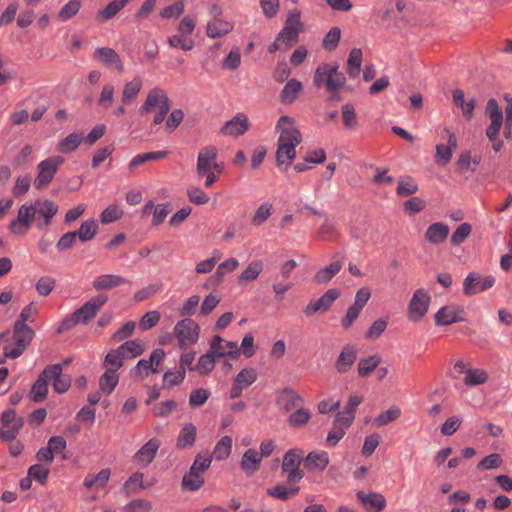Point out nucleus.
Masks as SVG:
<instances>
[{"mask_svg":"<svg viewBox=\"0 0 512 512\" xmlns=\"http://www.w3.org/2000/svg\"><path fill=\"white\" fill-rule=\"evenodd\" d=\"M75 232L80 241L87 242L97 234L98 224L94 219L86 220L81 224L79 230Z\"/></svg>","mask_w":512,"mask_h":512,"instance_id":"obj_43","label":"nucleus"},{"mask_svg":"<svg viewBox=\"0 0 512 512\" xmlns=\"http://www.w3.org/2000/svg\"><path fill=\"white\" fill-rule=\"evenodd\" d=\"M204 484L203 475L198 474L192 470H189L182 479L181 487L184 491L196 492Z\"/></svg>","mask_w":512,"mask_h":512,"instance_id":"obj_37","label":"nucleus"},{"mask_svg":"<svg viewBox=\"0 0 512 512\" xmlns=\"http://www.w3.org/2000/svg\"><path fill=\"white\" fill-rule=\"evenodd\" d=\"M126 3L124 0H113L104 9L98 13V18L102 20H109L114 17Z\"/></svg>","mask_w":512,"mask_h":512,"instance_id":"obj_60","label":"nucleus"},{"mask_svg":"<svg viewBox=\"0 0 512 512\" xmlns=\"http://www.w3.org/2000/svg\"><path fill=\"white\" fill-rule=\"evenodd\" d=\"M159 447L158 439H150L136 452L134 461L143 467L148 466L154 460Z\"/></svg>","mask_w":512,"mask_h":512,"instance_id":"obj_24","label":"nucleus"},{"mask_svg":"<svg viewBox=\"0 0 512 512\" xmlns=\"http://www.w3.org/2000/svg\"><path fill=\"white\" fill-rule=\"evenodd\" d=\"M123 215V210L118 205L112 204L102 211L100 221L102 224H109L121 219Z\"/></svg>","mask_w":512,"mask_h":512,"instance_id":"obj_53","label":"nucleus"},{"mask_svg":"<svg viewBox=\"0 0 512 512\" xmlns=\"http://www.w3.org/2000/svg\"><path fill=\"white\" fill-rule=\"evenodd\" d=\"M329 464V457L326 452H311L305 460L304 466L311 471H323Z\"/></svg>","mask_w":512,"mask_h":512,"instance_id":"obj_31","label":"nucleus"},{"mask_svg":"<svg viewBox=\"0 0 512 512\" xmlns=\"http://www.w3.org/2000/svg\"><path fill=\"white\" fill-rule=\"evenodd\" d=\"M127 283H129V281L120 275L103 274L94 279L93 288L97 291L107 290Z\"/></svg>","mask_w":512,"mask_h":512,"instance_id":"obj_27","label":"nucleus"},{"mask_svg":"<svg viewBox=\"0 0 512 512\" xmlns=\"http://www.w3.org/2000/svg\"><path fill=\"white\" fill-rule=\"evenodd\" d=\"M212 457L209 454H198L190 467V470L197 472L200 475L210 467Z\"/></svg>","mask_w":512,"mask_h":512,"instance_id":"obj_64","label":"nucleus"},{"mask_svg":"<svg viewBox=\"0 0 512 512\" xmlns=\"http://www.w3.org/2000/svg\"><path fill=\"white\" fill-rule=\"evenodd\" d=\"M298 492H299V487L288 488L283 484L276 485L273 488L267 489V494L269 496L280 499L282 501H286L289 498L297 495Z\"/></svg>","mask_w":512,"mask_h":512,"instance_id":"obj_49","label":"nucleus"},{"mask_svg":"<svg viewBox=\"0 0 512 512\" xmlns=\"http://www.w3.org/2000/svg\"><path fill=\"white\" fill-rule=\"evenodd\" d=\"M142 88V81L139 77H135L132 81L124 85L122 91V103L129 104L133 102Z\"/></svg>","mask_w":512,"mask_h":512,"instance_id":"obj_38","label":"nucleus"},{"mask_svg":"<svg viewBox=\"0 0 512 512\" xmlns=\"http://www.w3.org/2000/svg\"><path fill=\"white\" fill-rule=\"evenodd\" d=\"M165 357V351L163 349H155L148 360L141 359L137 365L130 371V375L133 378L140 380L145 379L151 373L155 374L159 372V366Z\"/></svg>","mask_w":512,"mask_h":512,"instance_id":"obj_8","label":"nucleus"},{"mask_svg":"<svg viewBox=\"0 0 512 512\" xmlns=\"http://www.w3.org/2000/svg\"><path fill=\"white\" fill-rule=\"evenodd\" d=\"M362 63V51L359 48H353L347 60V72L351 77L358 76Z\"/></svg>","mask_w":512,"mask_h":512,"instance_id":"obj_45","label":"nucleus"},{"mask_svg":"<svg viewBox=\"0 0 512 512\" xmlns=\"http://www.w3.org/2000/svg\"><path fill=\"white\" fill-rule=\"evenodd\" d=\"M111 475L109 468H104L97 474H88L83 485L88 489H102L108 482Z\"/></svg>","mask_w":512,"mask_h":512,"instance_id":"obj_34","label":"nucleus"},{"mask_svg":"<svg viewBox=\"0 0 512 512\" xmlns=\"http://www.w3.org/2000/svg\"><path fill=\"white\" fill-rule=\"evenodd\" d=\"M58 210V205L48 199L25 203L18 209L17 218L9 223L8 229L18 236L26 235L33 224L37 229L44 230L52 224Z\"/></svg>","mask_w":512,"mask_h":512,"instance_id":"obj_1","label":"nucleus"},{"mask_svg":"<svg viewBox=\"0 0 512 512\" xmlns=\"http://www.w3.org/2000/svg\"><path fill=\"white\" fill-rule=\"evenodd\" d=\"M215 367V355L211 352H207L202 355L197 365L195 366V370L202 375L210 373Z\"/></svg>","mask_w":512,"mask_h":512,"instance_id":"obj_54","label":"nucleus"},{"mask_svg":"<svg viewBox=\"0 0 512 512\" xmlns=\"http://www.w3.org/2000/svg\"><path fill=\"white\" fill-rule=\"evenodd\" d=\"M273 211V205L271 203L265 202L262 203L255 211L252 217V224L254 226H260L265 223L268 218L271 216Z\"/></svg>","mask_w":512,"mask_h":512,"instance_id":"obj_50","label":"nucleus"},{"mask_svg":"<svg viewBox=\"0 0 512 512\" xmlns=\"http://www.w3.org/2000/svg\"><path fill=\"white\" fill-rule=\"evenodd\" d=\"M343 267V262L337 260L332 262L329 266L324 267L316 272L314 280L319 284L328 283Z\"/></svg>","mask_w":512,"mask_h":512,"instance_id":"obj_36","label":"nucleus"},{"mask_svg":"<svg viewBox=\"0 0 512 512\" xmlns=\"http://www.w3.org/2000/svg\"><path fill=\"white\" fill-rule=\"evenodd\" d=\"M257 380V372L253 368L242 369L234 378V382L243 389L249 387Z\"/></svg>","mask_w":512,"mask_h":512,"instance_id":"obj_52","label":"nucleus"},{"mask_svg":"<svg viewBox=\"0 0 512 512\" xmlns=\"http://www.w3.org/2000/svg\"><path fill=\"white\" fill-rule=\"evenodd\" d=\"M472 227L469 223L460 224L451 236V244L457 246L461 244L471 233Z\"/></svg>","mask_w":512,"mask_h":512,"instance_id":"obj_63","label":"nucleus"},{"mask_svg":"<svg viewBox=\"0 0 512 512\" xmlns=\"http://www.w3.org/2000/svg\"><path fill=\"white\" fill-rule=\"evenodd\" d=\"M48 475H49V468L45 467L41 464L32 465L28 469V477L30 479L38 481L42 485H44L47 482Z\"/></svg>","mask_w":512,"mask_h":512,"instance_id":"obj_61","label":"nucleus"},{"mask_svg":"<svg viewBox=\"0 0 512 512\" xmlns=\"http://www.w3.org/2000/svg\"><path fill=\"white\" fill-rule=\"evenodd\" d=\"M232 450V438L223 436L216 444L213 455L216 460L222 461L229 457Z\"/></svg>","mask_w":512,"mask_h":512,"instance_id":"obj_48","label":"nucleus"},{"mask_svg":"<svg viewBox=\"0 0 512 512\" xmlns=\"http://www.w3.org/2000/svg\"><path fill=\"white\" fill-rule=\"evenodd\" d=\"M448 133V145L444 146L443 144H438L436 146V155L435 161L438 164L446 165L452 157L453 150L457 148V139L454 133L449 132L448 129H445Z\"/></svg>","mask_w":512,"mask_h":512,"instance_id":"obj_25","label":"nucleus"},{"mask_svg":"<svg viewBox=\"0 0 512 512\" xmlns=\"http://www.w3.org/2000/svg\"><path fill=\"white\" fill-rule=\"evenodd\" d=\"M180 348H187L199 339L200 327L190 318H184L176 323L173 329Z\"/></svg>","mask_w":512,"mask_h":512,"instance_id":"obj_7","label":"nucleus"},{"mask_svg":"<svg viewBox=\"0 0 512 512\" xmlns=\"http://www.w3.org/2000/svg\"><path fill=\"white\" fill-rule=\"evenodd\" d=\"M488 381V373L483 369H468L463 380L466 386H478Z\"/></svg>","mask_w":512,"mask_h":512,"instance_id":"obj_46","label":"nucleus"},{"mask_svg":"<svg viewBox=\"0 0 512 512\" xmlns=\"http://www.w3.org/2000/svg\"><path fill=\"white\" fill-rule=\"evenodd\" d=\"M196 433L197 429L193 424H186L179 433L177 446L180 448L192 446L195 442Z\"/></svg>","mask_w":512,"mask_h":512,"instance_id":"obj_41","label":"nucleus"},{"mask_svg":"<svg viewBox=\"0 0 512 512\" xmlns=\"http://www.w3.org/2000/svg\"><path fill=\"white\" fill-rule=\"evenodd\" d=\"M239 265L236 258H229L220 263L216 272L208 279L206 287L219 285L225 274L234 271Z\"/></svg>","mask_w":512,"mask_h":512,"instance_id":"obj_29","label":"nucleus"},{"mask_svg":"<svg viewBox=\"0 0 512 512\" xmlns=\"http://www.w3.org/2000/svg\"><path fill=\"white\" fill-rule=\"evenodd\" d=\"M261 460L255 449H248L242 456L240 466L247 475H251L259 469Z\"/></svg>","mask_w":512,"mask_h":512,"instance_id":"obj_32","label":"nucleus"},{"mask_svg":"<svg viewBox=\"0 0 512 512\" xmlns=\"http://www.w3.org/2000/svg\"><path fill=\"white\" fill-rule=\"evenodd\" d=\"M48 381L49 378L45 376L44 369L31 388L30 395L34 402H41L46 398L48 394Z\"/></svg>","mask_w":512,"mask_h":512,"instance_id":"obj_35","label":"nucleus"},{"mask_svg":"<svg viewBox=\"0 0 512 512\" xmlns=\"http://www.w3.org/2000/svg\"><path fill=\"white\" fill-rule=\"evenodd\" d=\"M83 140V134L74 132L67 135L62 141L59 142L57 148L62 153H69L76 150Z\"/></svg>","mask_w":512,"mask_h":512,"instance_id":"obj_42","label":"nucleus"},{"mask_svg":"<svg viewBox=\"0 0 512 512\" xmlns=\"http://www.w3.org/2000/svg\"><path fill=\"white\" fill-rule=\"evenodd\" d=\"M495 283L493 276L482 277L475 273L466 276L463 282V292L465 295H474L491 288Z\"/></svg>","mask_w":512,"mask_h":512,"instance_id":"obj_16","label":"nucleus"},{"mask_svg":"<svg viewBox=\"0 0 512 512\" xmlns=\"http://www.w3.org/2000/svg\"><path fill=\"white\" fill-rule=\"evenodd\" d=\"M340 296L336 288L327 290L319 299L310 301L304 309V314L311 317L316 313H324L330 309L333 302Z\"/></svg>","mask_w":512,"mask_h":512,"instance_id":"obj_14","label":"nucleus"},{"mask_svg":"<svg viewBox=\"0 0 512 512\" xmlns=\"http://www.w3.org/2000/svg\"><path fill=\"white\" fill-rule=\"evenodd\" d=\"M263 270V262L261 260L252 261L238 278L240 284L255 280Z\"/></svg>","mask_w":512,"mask_h":512,"instance_id":"obj_47","label":"nucleus"},{"mask_svg":"<svg viewBox=\"0 0 512 512\" xmlns=\"http://www.w3.org/2000/svg\"><path fill=\"white\" fill-rule=\"evenodd\" d=\"M107 300L108 296L105 294H99L90 299L73 313V323H87L89 320L93 319Z\"/></svg>","mask_w":512,"mask_h":512,"instance_id":"obj_12","label":"nucleus"},{"mask_svg":"<svg viewBox=\"0 0 512 512\" xmlns=\"http://www.w3.org/2000/svg\"><path fill=\"white\" fill-rule=\"evenodd\" d=\"M301 27L300 15L298 13H290L285 21L283 29L278 34V41L284 44L288 49L298 42L299 31Z\"/></svg>","mask_w":512,"mask_h":512,"instance_id":"obj_11","label":"nucleus"},{"mask_svg":"<svg viewBox=\"0 0 512 512\" xmlns=\"http://www.w3.org/2000/svg\"><path fill=\"white\" fill-rule=\"evenodd\" d=\"M119 377L115 372V369H106L105 373L99 379L100 390L109 395L117 386Z\"/></svg>","mask_w":512,"mask_h":512,"instance_id":"obj_39","label":"nucleus"},{"mask_svg":"<svg viewBox=\"0 0 512 512\" xmlns=\"http://www.w3.org/2000/svg\"><path fill=\"white\" fill-rule=\"evenodd\" d=\"M186 376V371L183 369H178L177 371H168L163 376V386L165 388H172L173 386L180 385Z\"/></svg>","mask_w":512,"mask_h":512,"instance_id":"obj_58","label":"nucleus"},{"mask_svg":"<svg viewBox=\"0 0 512 512\" xmlns=\"http://www.w3.org/2000/svg\"><path fill=\"white\" fill-rule=\"evenodd\" d=\"M34 330L22 321H16L13 330V344L4 347V356L6 358H18L29 346L33 337Z\"/></svg>","mask_w":512,"mask_h":512,"instance_id":"obj_4","label":"nucleus"},{"mask_svg":"<svg viewBox=\"0 0 512 512\" xmlns=\"http://www.w3.org/2000/svg\"><path fill=\"white\" fill-rule=\"evenodd\" d=\"M464 307L457 304H449L441 307L434 316L435 324L447 326L453 323L462 322L464 318Z\"/></svg>","mask_w":512,"mask_h":512,"instance_id":"obj_13","label":"nucleus"},{"mask_svg":"<svg viewBox=\"0 0 512 512\" xmlns=\"http://www.w3.org/2000/svg\"><path fill=\"white\" fill-rule=\"evenodd\" d=\"M449 226L443 222L431 224L426 232L425 239L431 244L443 243L449 235Z\"/></svg>","mask_w":512,"mask_h":512,"instance_id":"obj_28","label":"nucleus"},{"mask_svg":"<svg viewBox=\"0 0 512 512\" xmlns=\"http://www.w3.org/2000/svg\"><path fill=\"white\" fill-rule=\"evenodd\" d=\"M352 424L351 416L336 415L331 430L328 432L326 442L329 446H336L343 438L346 430Z\"/></svg>","mask_w":512,"mask_h":512,"instance_id":"obj_20","label":"nucleus"},{"mask_svg":"<svg viewBox=\"0 0 512 512\" xmlns=\"http://www.w3.org/2000/svg\"><path fill=\"white\" fill-rule=\"evenodd\" d=\"M81 8L80 0H69L58 12V19L62 22L74 17Z\"/></svg>","mask_w":512,"mask_h":512,"instance_id":"obj_55","label":"nucleus"},{"mask_svg":"<svg viewBox=\"0 0 512 512\" xmlns=\"http://www.w3.org/2000/svg\"><path fill=\"white\" fill-rule=\"evenodd\" d=\"M249 126L247 116L243 113H238L224 124L220 130V134L234 137L241 136L249 129Z\"/></svg>","mask_w":512,"mask_h":512,"instance_id":"obj_21","label":"nucleus"},{"mask_svg":"<svg viewBox=\"0 0 512 512\" xmlns=\"http://www.w3.org/2000/svg\"><path fill=\"white\" fill-rule=\"evenodd\" d=\"M430 300L429 294L424 289H417L408 304V319L412 322H419L426 315Z\"/></svg>","mask_w":512,"mask_h":512,"instance_id":"obj_10","label":"nucleus"},{"mask_svg":"<svg viewBox=\"0 0 512 512\" xmlns=\"http://www.w3.org/2000/svg\"><path fill=\"white\" fill-rule=\"evenodd\" d=\"M381 358L377 355H373L367 358H363L358 363V373L362 377H366L380 364Z\"/></svg>","mask_w":512,"mask_h":512,"instance_id":"obj_51","label":"nucleus"},{"mask_svg":"<svg viewBox=\"0 0 512 512\" xmlns=\"http://www.w3.org/2000/svg\"><path fill=\"white\" fill-rule=\"evenodd\" d=\"M341 38V30L338 27H332L324 36L322 46L326 51H333L337 48Z\"/></svg>","mask_w":512,"mask_h":512,"instance_id":"obj_56","label":"nucleus"},{"mask_svg":"<svg viewBox=\"0 0 512 512\" xmlns=\"http://www.w3.org/2000/svg\"><path fill=\"white\" fill-rule=\"evenodd\" d=\"M303 453L301 450L292 449L286 452L282 463V472L287 475V482L295 484L299 482L304 474L300 469Z\"/></svg>","mask_w":512,"mask_h":512,"instance_id":"obj_9","label":"nucleus"},{"mask_svg":"<svg viewBox=\"0 0 512 512\" xmlns=\"http://www.w3.org/2000/svg\"><path fill=\"white\" fill-rule=\"evenodd\" d=\"M210 350L215 357L236 356L239 354L237 342L225 341L221 336L215 335L210 342Z\"/></svg>","mask_w":512,"mask_h":512,"instance_id":"obj_22","label":"nucleus"},{"mask_svg":"<svg viewBox=\"0 0 512 512\" xmlns=\"http://www.w3.org/2000/svg\"><path fill=\"white\" fill-rule=\"evenodd\" d=\"M346 82V78L342 72L338 70V66L330 64H322L317 67L313 83L320 88L323 85L327 91L340 90Z\"/></svg>","mask_w":512,"mask_h":512,"instance_id":"obj_5","label":"nucleus"},{"mask_svg":"<svg viewBox=\"0 0 512 512\" xmlns=\"http://www.w3.org/2000/svg\"><path fill=\"white\" fill-rule=\"evenodd\" d=\"M62 365L54 364L45 367V376L53 381V388L58 393L66 392L71 385V378L62 373Z\"/></svg>","mask_w":512,"mask_h":512,"instance_id":"obj_18","label":"nucleus"},{"mask_svg":"<svg viewBox=\"0 0 512 512\" xmlns=\"http://www.w3.org/2000/svg\"><path fill=\"white\" fill-rule=\"evenodd\" d=\"M168 43L173 48H178L185 51H189L194 47V41L190 38H186L180 33L169 37Z\"/></svg>","mask_w":512,"mask_h":512,"instance_id":"obj_62","label":"nucleus"},{"mask_svg":"<svg viewBox=\"0 0 512 512\" xmlns=\"http://www.w3.org/2000/svg\"><path fill=\"white\" fill-rule=\"evenodd\" d=\"M279 133L277 141L276 161L281 170H287L296 158V147L300 144L302 136L292 118L281 116L276 124Z\"/></svg>","mask_w":512,"mask_h":512,"instance_id":"obj_2","label":"nucleus"},{"mask_svg":"<svg viewBox=\"0 0 512 512\" xmlns=\"http://www.w3.org/2000/svg\"><path fill=\"white\" fill-rule=\"evenodd\" d=\"M356 496L367 512H380L386 507V500L380 493L366 494L363 491H358Z\"/></svg>","mask_w":512,"mask_h":512,"instance_id":"obj_23","label":"nucleus"},{"mask_svg":"<svg viewBox=\"0 0 512 512\" xmlns=\"http://www.w3.org/2000/svg\"><path fill=\"white\" fill-rule=\"evenodd\" d=\"M357 358V350L353 345H345L338 356L335 368L339 373H346Z\"/></svg>","mask_w":512,"mask_h":512,"instance_id":"obj_26","label":"nucleus"},{"mask_svg":"<svg viewBox=\"0 0 512 512\" xmlns=\"http://www.w3.org/2000/svg\"><path fill=\"white\" fill-rule=\"evenodd\" d=\"M418 191L417 183L411 178L406 177L398 181L397 194L401 197L413 195Z\"/></svg>","mask_w":512,"mask_h":512,"instance_id":"obj_57","label":"nucleus"},{"mask_svg":"<svg viewBox=\"0 0 512 512\" xmlns=\"http://www.w3.org/2000/svg\"><path fill=\"white\" fill-rule=\"evenodd\" d=\"M223 171L224 163L218 160V149L212 145L202 147L197 155L196 175L205 179V187H211Z\"/></svg>","mask_w":512,"mask_h":512,"instance_id":"obj_3","label":"nucleus"},{"mask_svg":"<svg viewBox=\"0 0 512 512\" xmlns=\"http://www.w3.org/2000/svg\"><path fill=\"white\" fill-rule=\"evenodd\" d=\"M303 90V85L296 79L289 80L280 93V100L283 104L293 103L299 93Z\"/></svg>","mask_w":512,"mask_h":512,"instance_id":"obj_33","label":"nucleus"},{"mask_svg":"<svg viewBox=\"0 0 512 512\" xmlns=\"http://www.w3.org/2000/svg\"><path fill=\"white\" fill-rule=\"evenodd\" d=\"M119 350L122 355H124V359L135 358L141 355L144 352V346L141 340H131L126 341L121 344Z\"/></svg>","mask_w":512,"mask_h":512,"instance_id":"obj_40","label":"nucleus"},{"mask_svg":"<svg viewBox=\"0 0 512 512\" xmlns=\"http://www.w3.org/2000/svg\"><path fill=\"white\" fill-rule=\"evenodd\" d=\"M63 162L64 158L61 156L48 157L39 162L36 167L37 176L35 177L33 182L35 189H46L54 179L55 174L57 173Z\"/></svg>","mask_w":512,"mask_h":512,"instance_id":"obj_6","label":"nucleus"},{"mask_svg":"<svg viewBox=\"0 0 512 512\" xmlns=\"http://www.w3.org/2000/svg\"><path fill=\"white\" fill-rule=\"evenodd\" d=\"M311 418V413L308 409L300 406L298 409L293 411L288 417V425L290 427H302L306 425Z\"/></svg>","mask_w":512,"mask_h":512,"instance_id":"obj_44","label":"nucleus"},{"mask_svg":"<svg viewBox=\"0 0 512 512\" xmlns=\"http://www.w3.org/2000/svg\"><path fill=\"white\" fill-rule=\"evenodd\" d=\"M276 404L284 412H291L304 405L303 397L292 388H284L278 395Z\"/></svg>","mask_w":512,"mask_h":512,"instance_id":"obj_19","label":"nucleus"},{"mask_svg":"<svg viewBox=\"0 0 512 512\" xmlns=\"http://www.w3.org/2000/svg\"><path fill=\"white\" fill-rule=\"evenodd\" d=\"M187 196L191 203L195 205H204L209 202V196L200 187L189 186L187 188Z\"/></svg>","mask_w":512,"mask_h":512,"instance_id":"obj_59","label":"nucleus"},{"mask_svg":"<svg viewBox=\"0 0 512 512\" xmlns=\"http://www.w3.org/2000/svg\"><path fill=\"white\" fill-rule=\"evenodd\" d=\"M93 58L108 68H114L118 73L124 71L122 60L118 53L109 47L97 48L94 51Z\"/></svg>","mask_w":512,"mask_h":512,"instance_id":"obj_17","label":"nucleus"},{"mask_svg":"<svg viewBox=\"0 0 512 512\" xmlns=\"http://www.w3.org/2000/svg\"><path fill=\"white\" fill-rule=\"evenodd\" d=\"M170 108V100L165 90L154 87L148 92L146 100L140 108L141 113H151L156 109Z\"/></svg>","mask_w":512,"mask_h":512,"instance_id":"obj_15","label":"nucleus"},{"mask_svg":"<svg viewBox=\"0 0 512 512\" xmlns=\"http://www.w3.org/2000/svg\"><path fill=\"white\" fill-rule=\"evenodd\" d=\"M233 29V24L214 17L207 23V36L210 38H221Z\"/></svg>","mask_w":512,"mask_h":512,"instance_id":"obj_30","label":"nucleus"}]
</instances>
